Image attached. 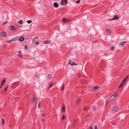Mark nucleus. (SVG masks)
Listing matches in <instances>:
<instances>
[{"label":"nucleus","instance_id":"1","mask_svg":"<svg viewBox=\"0 0 129 129\" xmlns=\"http://www.w3.org/2000/svg\"><path fill=\"white\" fill-rule=\"evenodd\" d=\"M67 0H62L61 2V5H66L67 4Z\"/></svg>","mask_w":129,"mask_h":129},{"label":"nucleus","instance_id":"2","mask_svg":"<svg viewBox=\"0 0 129 129\" xmlns=\"http://www.w3.org/2000/svg\"><path fill=\"white\" fill-rule=\"evenodd\" d=\"M116 96V94H114L113 95L111 96L110 98V101H112L114 100L115 98V96Z\"/></svg>","mask_w":129,"mask_h":129},{"label":"nucleus","instance_id":"3","mask_svg":"<svg viewBox=\"0 0 129 129\" xmlns=\"http://www.w3.org/2000/svg\"><path fill=\"white\" fill-rule=\"evenodd\" d=\"M0 34L3 37H5L7 35L5 31H2L0 32Z\"/></svg>","mask_w":129,"mask_h":129},{"label":"nucleus","instance_id":"4","mask_svg":"<svg viewBox=\"0 0 129 129\" xmlns=\"http://www.w3.org/2000/svg\"><path fill=\"white\" fill-rule=\"evenodd\" d=\"M113 109L114 111L117 112L118 110V107L116 106H114L113 107Z\"/></svg>","mask_w":129,"mask_h":129},{"label":"nucleus","instance_id":"5","mask_svg":"<svg viewBox=\"0 0 129 129\" xmlns=\"http://www.w3.org/2000/svg\"><path fill=\"white\" fill-rule=\"evenodd\" d=\"M125 83V82H123V81H122L121 83L119 86L118 88H120L121 87H122L124 85Z\"/></svg>","mask_w":129,"mask_h":129},{"label":"nucleus","instance_id":"6","mask_svg":"<svg viewBox=\"0 0 129 129\" xmlns=\"http://www.w3.org/2000/svg\"><path fill=\"white\" fill-rule=\"evenodd\" d=\"M119 18V16L118 15H115L114 16V17L110 20H114L115 19H118Z\"/></svg>","mask_w":129,"mask_h":129},{"label":"nucleus","instance_id":"7","mask_svg":"<svg viewBox=\"0 0 129 129\" xmlns=\"http://www.w3.org/2000/svg\"><path fill=\"white\" fill-rule=\"evenodd\" d=\"M71 20L67 19L65 18H64L63 19V22H67L69 21H71Z\"/></svg>","mask_w":129,"mask_h":129},{"label":"nucleus","instance_id":"8","mask_svg":"<svg viewBox=\"0 0 129 129\" xmlns=\"http://www.w3.org/2000/svg\"><path fill=\"white\" fill-rule=\"evenodd\" d=\"M16 39H12L10 40H9L7 41L6 43H9L13 41H15L16 40Z\"/></svg>","mask_w":129,"mask_h":129},{"label":"nucleus","instance_id":"9","mask_svg":"<svg viewBox=\"0 0 129 129\" xmlns=\"http://www.w3.org/2000/svg\"><path fill=\"white\" fill-rule=\"evenodd\" d=\"M36 99L37 98L36 97H33L31 100V103H34Z\"/></svg>","mask_w":129,"mask_h":129},{"label":"nucleus","instance_id":"10","mask_svg":"<svg viewBox=\"0 0 129 129\" xmlns=\"http://www.w3.org/2000/svg\"><path fill=\"white\" fill-rule=\"evenodd\" d=\"M10 29L11 30H15V27L13 25H11L10 27Z\"/></svg>","mask_w":129,"mask_h":129},{"label":"nucleus","instance_id":"11","mask_svg":"<svg viewBox=\"0 0 129 129\" xmlns=\"http://www.w3.org/2000/svg\"><path fill=\"white\" fill-rule=\"evenodd\" d=\"M65 105H64L63 104L62 105V111H61V113H63L65 111Z\"/></svg>","mask_w":129,"mask_h":129},{"label":"nucleus","instance_id":"12","mask_svg":"<svg viewBox=\"0 0 129 129\" xmlns=\"http://www.w3.org/2000/svg\"><path fill=\"white\" fill-rule=\"evenodd\" d=\"M25 37H22L19 38V40L20 41L22 42L24 40Z\"/></svg>","mask_w":129,"mask_h":129},{"label":"nucleus","instance_id":"13","mask_svg":"<svg viewBox=\"0 0 129 129\" xmlns=\"http://www.w3.org/2000/svg\"><path fill=\"white\" fill-rule=\"evenodd\" d=\"M128 75L126 76L122 81L125 83L126 81L128 78Z\"/></svg>","mask_w":129,"mask_h":129},{"label":"nucleus","instance_id":"14","mask_svg":"<svg viewBox=\"0 0 129 129\" xmlns=\"http://www.w3.org/2000/svg\"><path fill=\"white\" fill-rule=\"evenodd\" d=\"M99 86H96L93 88L92 89V91H94L95 90L99 89Z\"/></svg>","mask_w":129,"mask_h":129},{"label":"nucleus","instance_id":"15","mask_svg":"<svg viewBox=\"0 0 129 129\" xmlns=\"http://www.w3.org/2000/svg\"><path fill=\"white\" fill-rule=\"evenodd\" d=\"M53 6L55 8H57L58 7V3L56 2H55L53 3Z\"/></svg>","mask_w":129,"mask_h":129},{"label":"nucleus","instance_id":"16","mask_svg":"<svg viewBox=\"0 0 129 129\" xmlns=\"http://www.w3.org/2000/svg\"><path fill=\"white\" fill-rule=\"evenodd\" d=\"M80 98H79L77 99V100L76 102V104L77 105L80 102Z\"/></svg>","mask_w":129,"mask_h":129},{"label":"nucleus","instance_id":"17","mask_svg":"<svg viewBox=\"0 0 129 129\" xmlns=\"http://www.w3.org/2000/svg\"><path fill=\"white\" fill-rule=\"evenodd\" d=\"M50 41H44L43 42V43L44 44H49L50 43Z\"/></svg>","mask_w":129,"mask_h":129},{"label":"nucleus","instance_id":"18","mask_svg":"<svg viewBox=\"0 0 129 129\" xmlns=\"http://www.w3.org/2000/svg\"><path fill=\"white\" fill-rule=\"evenodd\" d=\"M106 31L107 33H108L109 34H111V33L112 31L111 30H110L109 29H107L106 30Z\"/></svg>","mask_w":129,"mask_h":129},{"label":"nucleus","instance_id":"19","mask_svg":"<svg viewBox=\"0 0 129 129\" xmlns=\"http://www.w3.org/2000/svg\"><path fill=\"white\" fill-rule=\"evenodd\" d=\"M9 87V85H8L5 88L4 90L3 91L4 92H5L7 90L8 87Z\"/></svg>","mask_w":129,"mask_h":129},{"label":"nucleus","instance_id":"20","mask_svg":"<svg viewBox=\"0 0 129 129\" xmlns=\"http://www.w3.org/2000/svg\"><path fill=\"white\" fill-rule=\"evenodd\" d=\"M18 52L19 53V54L18 55L19 56L20 58H22V55L21 51H19Z\"/></svg>","mask_w":129,"mask_h":129},{"label":"nucleus","instance_id":"21","mask_svg":"<svg viewBox=\"0 0 129 129\" xmlns=\"http://www.w3.org/2000/svg\"><path fill=\"white\" fill-rule=\"evenodd\" d=\"M77 120L76 119H75L74 121V122L73 123V125L74 126H75L77 124Z\"/></svg>","mask_w":129,"mask_h":129},{"label":"nucleus","instance_id":"22","mask_svg":"<svg viewBox=\"0 0 129 129\" xmlns=\"http://www.w3.org/2000/svg\"><path fill=\"white\" fill-rule=\"evenodd\" d=\"M48 78L50 80L52 77V75L51 74H49L48 75Z\"/></svg>","mask_w":129,"mask_h":129},{"label":"nucleus","instance_id":"23","mask_svg":"<svg viewBox=\"0 0 129 129\" xmlns=\"http://www.w3.org/2000/svg\"><path fill=\"white\" fill-rule=\"evenodd\" d=\"M126 42L125 41H123L122 42H121L120 43L121 45V46L123 45L126 43Z\"/></svg>","mask_w":129,"mask_h":129},{"label":"nucleus","instance_id":"24","mask_svg":"<svg viewBox=\"0 0 129 129\" xmlns=\"http://www.w3.org/2000/svg\"><path fill=\"white\" fill-rule=\"evenodd\" d=\"M6 81V79H4L3 80V81H2V84L1 85V86H2V85H3V83L5 82Z\"/></svg>","mask_w":129,"mask_h":129},{"label":"nucleus","instance_id":"25","mask_svg":"<svg viewBox=\"0 0 129 129\" xmlns=\"http://www.w3.org/2000/svg\"><path fill=\"white\" fill-rule=\"evenodd\" d=\"M18 23L21 24H22L23 23V21L21 20H20L18 22Z\"/></svg>","mask_w":129,"mask_h":129},{"label":"nucleus","instance_id":"26","mask_svg":"<svg viewBox=\"0 0 129 129\" xmlns=\"http://www.w3.org/2000/svg\"><path fill=\"white\" fill-rule=\"evenodd\" d=\"M64 86H65L64 84H63V85L62 86L61 88V91H62L63 90L64 88Z\"/></svg>","mask_w":129,"mask_h":129},{"label":"nucleus","instance_id":"27","mask_svg":"<svg viewBox=\"0 0 129 129\" xmlns=\"http://www.w3.org/2000/svg\"><path fill=\"white\" fill-rule=\"evenodd\" d=\"M2 123L3 125H4L5 124V121L3 119H2Z\"/></svg>","mask_w":129,"mask_h":129},{"label":"nucleus","instance_id":"28","mask_svg":"<svg viewBox=\"0 0 129 129\" xmlns=\"http://www.w3.org/2000/svg\"><path fill=\"white\" fill-rule=\"evenodd\" d=\"M27 22L28 24H30L32 22V21L30 20H28L27 21Z\"/></svg>","mask_w":129,"mask_h":129},{"label":"nucleus","instance_id":"29","mask_svg":"<svg viewBox=\"0 0 129 129\" xmlns=\"http://www.w3.org/2000/svg\"><path fill=\"white\" fill-rule=\"evenodd\" d=\"M71 66L73 65L75 66L77 65V64L73 62H72L71 63Z\"/></svg>","mask_w":129,"mask_h":129},{"label":"nucleus","instance_id":"30","mask_svg":"<svg viewBox=\"0 0 129 129\" xmlns=\"http://www.w3.org/2000/svg\"><path fill=\"white\" fill-rule=\"evenodd\" d=\"M65 119V116L64 115H63L62 117V120H64Z\"/></svg>","mask_w":129,"mask_h":129},{"label":"nucleus","instance_id":"31","mask_svg":"<svg viewBox=\"0 0 129 129\" xmlns=\"http://www.w3.org/2000/svg\"><path fill=\"white\" fill-rule=\"evenodd\" d=\"M40 105H41V102H40V101L38 103V108L41 107Z\"/></svg>","mask_w":129,"mask_h":129},{"label":"nucleus","instance_id":"32","mask_svg":"<svg viewBox=\"0 0 129 129\" xmlns=\"http://www.w3.org/2000/svg\"><path fill=\"white\" fill-rule=\"evenodd\" d=\"M53 85V83H51L50 84V85H49V88H50L51 87H52Z\"/></svg>","mask_w":129,"mask_h":129},{"label":"nucleus","instance_id":"33","mask_svg":"<svg viewBox=\"0 0 129 129\" xmlns=\"http://www.w3.org/2000/svg\"><path fill=\"white\" fill-rule=\"evenodd\" d=\"M80 0H78V1H77L76 2V3L77 4H79L80 3Z\"/></svg>","mask_w":129,"mask_h":129},{"label":"nucleus","instance_id":"34","mask_svg":"<svg viewBox=\"0 0 129 129\" xmlns=\"http://www.w3.org/2000/svg\"><path fill=\"white\" fill-rule=\"evenodd\" d=\"M114 47H112L111 49V50L112 51H113L114 50Z\"/></svg>","mask_w":129,"mask_h":129},{"label":"nucleus","instance_id":"35","mask_svg":"<svg viewBox=\"0 0 129 129\" xmlns=\"http://www.w3.org/2000/svg\"><path fill=\"white\" fill-rule=\"evenodd\" d=\"M97 126L96 125H95L94 126V129H97Z\"/></svg>","mask_w":129,"mask_h":129},{"label":"nucleus","instance_id":"36","mask_svg":"<svg viewBox=\"0 0 129 129\" xmlns=\"http://www.w3.org/2000/svg\"><path fill=\"white\" fill-rule=\"evenodd\" d=\"M37 45H39L40 44V43L39 42H37L35 43Z\"/></svg>","mask_w":129,"mask_h":129},{"label":"nucleus","instance_id":"37","mask_svg":"<svg viewBox=\"0 0 129 129\" xmlns=\"http://www.w3.org/2000/svg\"><path fill=\"white\" fill-rule=\"evenodd\" d=\"M7 23H8V21H6L3 24V25H5Z\"/></svg>","mask_w":129,"mask_h":129},{"label":"nucleus","instance_id":"38","mask_svg":"<svg viewBox=\"0 0 129 129\" xmlns=\"http://www.w3.org/2000/svg\"><path fill=\"white\" fill-rule=\"evenodd\" d=\"M25 48L26 49H28V47L27 45H25Z\"/></svg>","mask_w":129,"mask_h":129},{"label":"nucleus","instance_id":"39","mask_svg":"<svg viewBox=\"0 0 129 129\" xmlns=\"http://www.w3.org/2000/svg\"><path fill=\"white\" fill-rule=\"evenodd\" d=\"M92 109L94 111H95V108L94 107H92Z\"/></svg>","mask_w":129,"mask_h":129},{"label":"nucleus","instance_id":"40","mask_svg":"<svg viewBox=\"0 0 129 129\" xmlns=\"http://www.w3.org/2000/svg\"><path fill=\"white\" fill-rule=\"evenodd\" d=\"M69 61V62L68 63V64H70V63H71V61L70 60Z\"/></svg>","mask_w":129,"mask_h":129},{"label":"nucleus","instance_id":"41","mask_svg":"<svg viewBox=\"0 0 129 129\" xmlns=\"http://www.w3.org/2000/svg\"><path fill=\"white\" fill-rule=\"evenodd\" d=\"M88 109V108L87 107H86L85 108V110H87Z\"/></svg>","mask_w":129,"mask_h":129},{"label":"nucleus","instance_id":"42","mask_svg":"<svg viewBox=\"0 0 129 129\" xmlns=\"http://www.w3.org/2000/svg\"><path fill=\"white\" fill-rule=\"evenodd\" d=\"M41 120L42 121H43L44 120V119L43 118H42V119Z\"/></svg>","mask_w":129,"mask_h":129},{"label":"nucleus","instance_id":"43","mask_svg":"<svg viewBox=\"0 0 129 129\" xmlns=\"http://www.w3.org/2000/svg\"><path fill=\"white\" fill-rule=\"evenodd\" d=\"M108 104V103H107V102H106V105H107Z\"/></svg>","mask_w":129,"mask_h":129},{"label":"nucleus","instance_id":"44","mask_svg":"<svg viewBox=\"0 0 129 129\" xmlns=\"http://www.w3.org/2000/svg\"><path fill=\"white\" fill-rule=\"evenodd\" d=\"M43 116H45V114H43Z\"/></svg>","mask_w":129,"mask_h":129},{"label":"nucleus","instance_id":"45","mask_svg":"<svg viewBox=\"0 0 129 129\" xmlns=\"http://www.w3.org/2000/svg\"><path fill=\"white\" fill-rule=\"evenodd\" d=\"M35 39H37V38H36H36H35Z\"/></svg>","mask_w":129,"mask_h":129},{"label":"nucleus","instance_id":"46","mask_svg":"<svg viewBox=\"0 0 129 129\" xmlns=\"http://www.w3.org/2000/svg\"><path fill=\"white\" fill-rule=\"evenodd\" d=\"M92 129V127H91L90 128V129Z\"/></svg>","mask_w":129,"mask_h":129},{"label":"nucleus","instance_id":"47","mask_svg":"<svg viewBox=\"0 0 129 129\" xmlns=\"http://www.w3.org/2000/svg\"><path fill=\"white\" fill-rule=\"evenodd\" d=\"M2 86H0V88H1V87Z\"/></svg>","mask_w":129,"mask_h":129}]
</instances>
